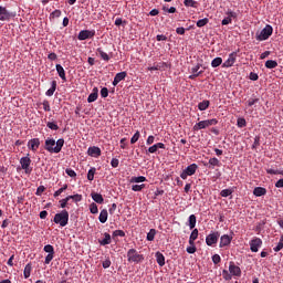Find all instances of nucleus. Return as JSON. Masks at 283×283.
<instances>
[{
  "mask_svg": "<svg viewBox=\"0 0 283 283\" xmlns=\"http://www.w3.org/2000/svg\"><path fill=\"white\" fill-rule=\"evenodd\" d=\"M63 145H65V139L60 138L55 140L54 138L49 137L44 142V149L49 151V154H61Z\"/></svg>",
  "mask_w": 283,
  "mask_h": 283,
  "instance_id": "f257e3e1",
  "label": "nucleus"
},
{
  "mask_svg": "<svg viewBox=\"0 0 283 283\" xmlns=\"http://www.w3.org/2000/svg\"><path fill=\"white\" fill-rule=\"evenodd\" d=\"M53 222L60 224V227H67V222H70V212H67V210H62L54 216Z\"/></svg>",
  "mask_w": 283,
  "mask_h": 283,
  "instance_id": "f03ea898",
  "label": "nucleus"
},
{
  "mask_svg": "<svg viewBox=\"0 0 283 283\" xmlns=\"http://www.w3.org/2000/svg\"><path fill=\"white\" fill-rule=\"evenodd\" d=\"M218 120L216 118L212 119H205L201 122H198L193 127V132H200V129H207V127H212L213 125H217Z\"/></svg>",
  "mask_w": 283,
  "mask_h": 283,
  "instance_id": "7ed1b4c3",
  "label": "nucleus"
},
{
  "mask_svg": "<svg viewBox=\"0 0 283 283\" xmlns=\"http://www.w3.org/2000/svg\"><path fill=\"white\" fill-rule=\"evenodd\" d=\"M273 34V27L271 24H266L265 28L260 32L256 33V41H268L270 36Z\"/></svg>",
  "mask_w": 283,
  "mask_h": 283,
  "instance_id": "20e7f679",
  "label": "nucleus"
},
{
  "mask_svg": "<svg viewBox=\"0 0 283 283\" xmlns=\"http://www.w3.org/2000/svg\"><path fill=\"white\" fill-rule=\"evenodd\" d=\"M20 165L24 170V174H32V167H30V165H32V159H30V154L20 159Z\"/></svg>",
  "mask_w": 283,
  "mask_h": 283,
  "instance_id": "39448f33",
  "label": "nucleus"
},
{
  "mask_svg": "<svg viewBox=\"0 0 283 283\" xmlns=\"http://www.w3.org/2000/svg\"><path fill=\"white\" fill-rule=\"evenodd\" d=\"M196 171H198V164H191L180 174V178L187 180V177L193 176Z\"/></svg>",
  "mask_w": 283,
  "mask_h": 283,
  "instance_id": "423d86ee",
  "label": "nucleus"
},
{
  "mask_svg": "<svg viewBox=\"0 0 283 283\" xmlns=\"http://www.w3.org/2000/svg\"><path fill=\"white\" fill-rule=\"evenodd\" d=\"M220 239V232L212 231L210 234L206 237V244L208 247H213V244H218V240Z\"/></svg>",
  "mask_w": 283,
  "mask_h": 283,
  "instance_id": "0eeeda50",
  "label": "nucleus"
},
{
  "mask_svg": "<svg viewBox=\"0 0 283 283\" xmlns=\"http://www.w3.org/2000/svg\"><path fill=\"white\" fill-rule=\"evenodd\" d=\"M96 35V31L92 30H82L80 31L77 39L78 41H87V39H94V36Z\"/></svg>",
  "mask_w": 283,
  "mask_h": 283,
  "instance_id": "6e6552de",
  "label": "nucleus"
},
{
  "mask_svg": "<svg viewBox=\"0 0 283 283\" xmlns=\"http://www.w3.org/2000/svg\"><path fill=\"white\" fill-rule=\"evenodd\" d=\"M260 249H262V239L253 238L250 241V251H252V253H258Z\"/></svg>",
  "mask_w": 283,
  "mask_h": 283,
  "instance_id": "1a4fd4ad",
  "label": "nucleus"
},
{
  "mask_svg": "<svg viewBox=\"0 0 283 283\" xmlns=\"http://www.w3.org/2000/svg\"><path fill=\"white\" fill-rule=\"evenodd\" d=\"M128 262H140L143 260V255L138 254L136 249H130L127 252Z\"/></svg>",
  "mask_w": 283,
  "mask_h": 283,
  "instance_id": "9d476101",
  "label": "nucleus"
},
{
  "mask_svg": "<svg viewBox=\"0 0 283 283\" xmlns=\"http://www.w3.org/2000/svg\"><path fill=\"white\" fill-rule=\"evenodd\" d=\"M238 60V53L232 52L229 54V57L222 64V67H233L235 65V61Z\"/></svg>",
  "mask_w": 283,
  "mask_h": 283,
  "instance_id": "9b49d317",
  "label": "nucleus"
},
{
  "mask_svg": "<svg viewBox=\"0 0 283 283\" xmlns=\"http://www.w3.org/2000/svg\"><path fill=\"white\" fill-rule=\"evenodd\" d=\"M229 271L231 275H234L235 277H240L242 275V270L240 266L235 265L233 261L230 262Z\"/></svg>",
  "mask_w": 283,
  "mask_h": 283,
  "instance_id": "f8f14e48",
  "label": "nucleus"
},
{
  "mask_svg": "<svg viewBox=\"0 0 283 283\" xmlns=\"http://www.w3.org/2000/svg\"><path fill=\"white\" fill-rule=\"evenodd\" d=\"M41 147V139L39 138H32L28 142V148L31 149V151H36Z\"/></svg>",
  "mask_w": 283,
  "mask_h": 283,
  "instance_id": "ddd939ff",
  "label": "nucleus"
},
{
  "mask_svg": "<svg viewBox=\"0 0 283 283\" xmlns=\"http://www.w3.org/2000/svg\"><path fill=\"white\" fill-rule=\"evenodd\" d=\"M12 13L6 7L0 6V21H10Z\"/></svg>",
  "mask_w": 283,
  "mask_h": 283,
  "instance_id": "4468645a",
  "label": "nucleus"
},
{
  "mask_svg": "<svg viewBox=\"0 0 283 283\" xmlns=\"http://www.w3.org/2000/svg\"><path fill=\"white\" fill-rule=\"evenodd\" d=\"M228 17L224 18L222 21H221V24L222 25H229V23H232V19H238V13L233 12V11H228L227 12Z\"/></svg>",
  "mask_w": 283,
  "mask_h": 283,
  "instance_id": "2eb2a0df",
  "label": "nucleus"
},
{
  "mask_svg": "<svg viewBox=\"0 0 283 283\" xmlns=\"http://www.w3.org/2000/svg\"><path fill=\"white\" fill-rule=\"evenodd\" d=\"M231 240H233V237H229V234L221 235L219 243L220 249H223V247H229V244H231Z\"/></svg>",
  "mask_w": 283,
  "mask_h": 283,
  "instance_id": "dca6fc26",
  "label": "nucleus"
},
{
  "mask_svg": "<svg viewBox=\"0 0 283 283\" xmlns=\"http://www.w3.org/2000/svg\"><path fill=\"white\" fill-rule=\"evenodd\" d=\"M201 67V64H197L191 69L192 75H189L190 81H193L200 76V74H203L205 71H199Z\"/></svg>",
  "mask_w": 283,
  "mask_h": 283,
  "instance_id": "f3484780",
  "label": "nucleus"
},
{
  "mask_svg": "<svg viewBox=\"0 0 283 283\" xmlns=\"http://www.w3.org/2000/svg\"><path fill=\"white\" fill-rule=\"evenodd\" d=\"M125 78H127V72L117 73L113 81L114 87H116V85H118V83H120V81H125Z\"/></svg>",
  "mask_w": 283,
  "mask_h": 283,
  "instance_id": "a211bd4d",
  "label": "nucleus"
},
{
  "mask_svg": "<svg viewBox=\"0 0 283 283\" xmlns=\"http://www.w3.org/2000/svg\"><path fill=\"white\" fill-rule=\"evenodd\" d=\"M159 149H165V144L163 143H157L153 146H150L147 150L146 154H156Z\"/></svg>",
  "mask_w": 283,
  "mask_h": 283,
  "instance_id": "6ab92c4d",
  "label": "nucleus"
},
{
  "mask_svg": "<svg viewBox=\"0 0 283 283\" xmlns=\"http://www.w3.org/2000/svg\"><path fill=\"white\" fill-rule=\"evenodd\" d=\"M87 154L93 158H98V156H101V148L96 146L88 147Z\"/></svg>",
  "mask_w": 283,
  "mask_h": 283,
  "instance_id": "aec40b11",
  "label": "nucleus"
},
{
  "mask_svg": "<svg viewBox=\"0 0 283 283\" xmlns=\"http://www.w3.org/2000/svg\"><path fill=\"white\" fill-rule=\"evenodd\" d=\"M98 99V87H94L87 97V103H94Z\"/></svg>",
  "mask_w": 283,
  "mask_h": 283,
  "instance_id": "412c9836",
  "label": "nucleus"
},
{
  "mask_svg": "<svg viewBox=\"0 0 283 283\" xmlns=\"http://www.w3.org/2000/svg\"><path fill=\"white\" fill-rule=\"evenodd\" d=\"M91 198L96 202L97 205H103L105 202V199L103 198V195L98 192H92Z\"/></svg>",
  "mask_w": 283,
  "mask_h": 283,
  "instance_id": "4be33fe9",
  "label": "nucleus"
},
{
  "mask_svg": "<svg viewBox=\"0 0 283 283\" xmlns=\"http://www.w3.org/2000/svg\"><path fill=\"white\" fill-rule=\"evenodd\" d=\"M209 165V169H216V167H220L222 165V163H220L219 158H210L208 161Z\"/></svg>",
  "mask_w": 283,
  "mask_h": 283,
  "instance_id": "5701e85b",
  "label": "nucleus"
},
{
  "mask_svg": "<svg viewBox=\"0 0 283 283\" xmlns=\"http://www.w3.org/2000/svg\"><path fill=\"white\" fill-rule=\"evenodd\" d=\"M101 247H107V244H112V235L109 233H104V239L98 240Z\"/></svg>",
  "mask_w": 283,
  "mask_h": 283,
  "instance_id": "b1692460",
  "label": "nucleus"
},
{
  "mask_svg": "<svg viewBox=\"0 0 283 283\" xmlns=\"http://www.w3.org/2000/svg\"><path fill=\"white\" fill-rule=\"evenodd\" d=\"M56 72L60 76V78H62V81H67V77L65 76V69H63V66L61 64H56L55 65Z\"/></svg>",
  "mask_w": 283,
  "mask_h": 283,
  "instance_id": "393cba45",
  "label": "nucleus"
},
{
  "mask_svg": "<svg viewBox=\"0 0 283 283\" xmlns=\"http://www.w3.org/2000/svg\"><path fill=\"white\" fill-rule=\"evenodd\" d=\"M156 262L159 266H165V254L161 252H156Z\"/></svg>",
  "mask_w": 283,
  "mask_h": 283,
  "instance_id": "a878e982",
  "label": "nucleus"
},
{
  "mask_svg": "<svg viewBox=\"0 0 283 283\" xmlns=\"http://www.w3.org/2000/svg\"><path fill=\"white\" fill-rule=\"evenodd\" d=\"M253 195L256 196V198H260L262 196H266V188L256 187L253 190Z\"/></svg>",
  "mask_w": 283,
  "mask_h": 283,
  "instance_id": "bb28decb",
  "label": "nucleus"
},
{
  "mask_svg": "<svg viewBox=\"0 0 283 283\" xmlns=\"http://www.w3.org/2000/svg\"><path fill=\"white\" fill-rule=\"evenodd\" d=\"M196 240H198V229H193L189 237L190 247H193V244H196Z\"/></svg>",
  "mask_w": 283,
  "mask_h": 283,
  "instance_id": "cd10ccee",
  "label": "nucleus"
},
{
  "mask_svg": "<svg viewBox=\"0 0 283 283\" xmlns=\"http://www.w3.org/2000/svg\"><path fill=\"white\" fill-rule=\"evenodd\" d=\"M107 218H108L107 209H103L99 212V217H98L99 222H102V224H105V222H107Z\"/></svg>",
  "mask_w": 283,
  "mask_h": 283,
  "instance_id": "c85d7f7f",
  "label": "nucleus"
},
{
  "mask_svg": "<svg viewBox=\"0 0 283 283\" xmlns=\"http://www.w3.org/2000/svg\"><path fill=\"white\" fill-rule=\"evenodd\" d=\"M23 275H24V280H28V277H30V275H32V263H28L24 266Z\"/></svg>",
  "mask_w": 283,
  "mask_h": 283,
  "instance_id": "c756f323",
  "label": "nucleus"
},
{
  "mask_svg": "<svg viewBox=\"0 0 283 283\" xmlns=\"http://www.w3.org/2000/svg\"><path fill=\"white\" fill-rule=\"evenodd\" d=\"M96 53L99 54V56H101V59H102L103 61H109V59H112V57L109 56V54H107L105 51H103L102 48H98V49L96 50Z\"/></svg>",
  "mask_w": 283,
  "mask_h": 283,
  "instance_id": "7c9ffc66",
  "label": "nucleus"
},
{
  "mask_svg": "<svg viewBox=\"0 0 283 283\" xmlns=\"http://www.w3.org/2000/svg\"><path fill=\"white\" fill-rule=\"evenodd\" d=\"M189 222V229H196V222H198V219L196 218V214H190L188 218Z\"/></svg>",
  "mask_w": 283,
  "mask_h": 283,
  "instance_id": "2f4dec72",
  "label": "nucleus"
},
{
  "mask_svg": "<svg viewBox=\"0 0 283 283\" xmlns=\"http://www.w3.org/2000/svg\"><path fill=\"white\" fill-rule=\"evenodd\" d=\"M265 67L268 70H275V67H277V61H275V60H268L265 62Z\"/></svg>",
  "mask_w": 283,
  "mask_h": 283,
  "instance_id": "473e14b6",
  "label": "nucleus"
},
{
  "mask_svg": "<svg viewBox=\"0 0 283 283\" xmlns=\"http://www.w3.org/2000/svg\"><path fill=\"white\" fill-rule=\"evenodd\" d=\"M210 105L209 99L202 101L198 104V109H200V112H205V109H208Z\"/></svg>",
  "mask_w": 283,
  "mask_h": 283,
  "instance_id": "72a5a7b5",
  "label": "nucleus"
},
{
  "mask_svg": "<svg viewBox=\"0 0 283 283\" xmlns=\"http://www.w3.org/2000/svg\"><path fill=\"white\" fill-rule=\"evenodd\" d=\"M54 92H56V81H52L51 88L46 91L48 96H54Z\"/></svg>",
  "mask_w": 283,
  "mask_h": 283,
  "instance_id": "f704fd0d",
  "label": "nucleus"
},
{
  "mask_svg": "<svg viewBox=\"0 0 283 283\" xmlns=\"http://www.w3.org/2000/svg\"><path fill=\"white\" fill-rule=\"evenodd\" d=\"M184 6L186 8H198V2L195 0H184Z\"/></svg>",
  "mask_w": 283,
  "mask_h": 283,
  "instance_id": "c9c22d12",
  "label": "nucleus"
},
{
  "mask_svg": "<svg viewBox=\"0 0 283 283\" xmlns=\"http://www.w3.org/2000/svg\"><path fill=\"white\" fill-rule=\"evenodd\" d=\"M156 238V229H150L149 232L147 233L146 240H148V242H154Z\"/></svg>",
  "mask_w": 283,
  "mask_h": 283,
  "instance_id": "e433bc0d",
  "label": "nucleus"
},
{
  "mask_svg": "<svg viewBox=\"0 0 283 283\" xmlns=\"http://www.w3.org/2000/svg\"><path fill=\"white\" fill-rule=\"evenodd\" d=\"M69 200H72L73 202H81L83 200V195H70L67 196Z\"/></svg>",
  "mask_w": 283,
  "mask_h": 283,
  "instance_id": "4c0bfd02",
  "label": "nucleus"
},
{
  "mask_svg": "<svg viewBox=\"0 0 283 283\" xmlns=\"http://www.w3.org/2000/svg\"><path fill=\"white\" fill-rule=\"evenodd\" d=\"M130 182H147V177L139 176V177H132Z\"/></svg>",
  "mask_w": 283,
  "mask_h": 283,
  "instance_id": "58836bf2",
  "label": "nucleus"
},
{
  "mask_svg": "<svg viewBox=\"0 0 283 283\" xmlns=\"http://www.w3.org/2000/svg\"><path fill=\"white\" fill-rule=\"evenodd\" d=\"M222 65V57H216L211 61V67H220Z\"/></svg>",
  "mask_w": 283,
  "mask_h": 283,
  "instance_id": "ea45409f",
  "label": "nucleus"
},
{
  "mask_svg": "<svg viewBox=\"0 0 283 283\" xmlns=\"http://www.w3.org/2000/svg\"><path fill=\"white\" fill-rule=\"evenodd\" d=\"M96 175V169L94 167H92L88 172H87V180H90L92 182V180H94V176Z\"/></svg>",
  "mask_w": 283,
  "mask_h": 283,
  "instance_id": "a19ab883",
  "label": "nucleus"
},
{
  "mask_svg": "<svg viewBox=\"0 0 283 283\" xmlns=\"http://www.w3.org/2000/svg\"><path fill=\"white\" fill-rule=\"evenodd\" d=\"M139 138H140V132L137 130L130 138V145H135V143H138Z\"/></svg>",
  "mask_w": 283,
  "mask_h": 283,
  "instance_id": "79ce46f5",
  "label": "nucleus"
},
{
  "mask_svg": "<svg viewBox=\"0 0 283 283\" xmlns=\"http://www.w3.org/2000/svg\"><path fill=\"white\" fill-rule=\"evenodd\" d=\"M163 11H164V12H168L169 14H176L177 9H176V7H170V8H168L167 6H164V7H163Z\"/></svg>",
  "mask_w": 283,
  "mask_h": 283,
  "instance_id": "37998d69",
  "label": "nucleus"
},
{
  "mask_svg": "<svg viewBox=\"0 0 283 283\" xmlns=\"http://www.w3.org/2000/svg\"><path fill=\"white\" fill-rule=\"evenodd\" d=\"M231 193H233V190L223 189V190H221L220 196H221V198H229V196H231Z\"/></svg>",
  "mask_w": 283,
  "mask_h": 283,
  "instance_id": "c03bdc74",
  "label": "nucleus"
},
{
  "mask_svg": "<svg viewBox=\"0 0 283 283\" xmlns=\"http://www.w3.org/2000/svg\"><path fill=\"white\" fill-rule=\"evenodd\" d=\"M207 23H209L208 18H203L201 20L197 21V28H205V25H207Z\"/></svg>",
  "mask_w": 283,
  "mask_h": 283,
  "instance_id": "a18cd8bd",
  "label": "nucleus"
},
{
  "mask_svg": "<svg viewBox=\"0 0 283 283\" xmlns=\"http://www.w3.org/2000/svg\"><path fill=\"white\" fill-rule=\"evenodd\" d=\"M67 189V184H65L62 188L57 189L55 192H54V198H59V196H61V193H63V191H66Z\"/></svg>",
  "mask_w": 283,
  "mask_h": 283,
  "instance_id": "49530a36",
  "label": "nucleus"
},
{
  "mask_svg": "<svg viewBox=\"0 0 283 283\" xmlns=\"http://www.w3.org/2000/svg\"><path fill=\"white\" fill-rule=\"evenodd\" d=\"M273 250L275 251V253L283 250V235L280 238L277 245Z\"/></svg>",
  "mask_w": 283,
  "mask_h": 283,
  "instance_id": "de8ad7c7",
  "label": "nucleus"
},
{
  "mask_svg": "<svg viewBox=\"0 0 283 283\" xmlns=\"http://www.w3.org/2000/svg\"><path fill=\"white\" fill-rule=\"evenodd\" d=\"M46 127H49V129H52L53 132L59 130V125L54 122L46 123Z\"/></svg>",
  "mask_w": 283,
  "mask_h": 283,
  "instance_id": "09e8293b",
  "label": "nucleus"
},
{
  "mask_svg": "<svg viewBox=\"0 0 283 283\" xmlns=\"http://www.w3.org/2000/svg\"><path fill=\"white\" fill-rule=\"evenodd\" d=\"M43 251H45V253H49V254H54V247L52 244H46L44 245Z\"/></svg>",
  "mask_w": 283,
  "mask_h": 283,
  "instance_id": "8fccbe9b",
  "label": "nucleus"
},
{
  "mask_svg": "<svg viewBox=\"0 0 283 283\" xmlns=\"http://www.w3.org/2000/svg\"><path fill=\"white\" fill-rule=\"evenodd\" d=\"M113 238H125V231H123V230H115L113 232Z\"/></svg>",
  "mask_w": 283,
  "mask_h": 283,
  "instance_id": "3c124183",
  "label": "nucleus"
},
{
  "mask_svg": "<svg viewBox=\"0 0 283 283\" xmlns=\"http://www.w3.org/2000/svg\"><path fill=\"white\" fill-rule=\"evenodd\" d=\"M237 125H238V127H240V128L247 127V119H244V118H242V117L238 118Z\"/></svg>",
  "mask_w": 283,
  "mask_h": 283,
  "instance_id": "603ef678",
  "label": "nucleus"
},
{
  "mask_svg": "<svg viewBox=\"0 0 283 283\" xmlns=\"http://www.w3.org/2000/svg\"><path fill=\"white\" fill-rule=\"evenodd\" d=\"M145 184L142 185H133L132 186V191H140L142 189H145Z\"/></svg>",
  "mask_w": 283,
  "mask_h": 283,
  "instance_id": "864d4df0",
  "label": "nucleus"
},
{
  "mask_svg": "<svg viewBox=\"0 0 283 283\" xmlns=\"http://www.w3.org/2000/svg\"><path fill=\"white\" fill-rule=\"evenodd\" d=\"M67 202H70V198H69V197H66V198L60 200V207H61V209H65V207H67Z\"/></svg>",
  "mask_w": 283,
  "mask_h": 283,
  "instance_id": "5fc2aeb1",
  "label": "nucleus"
},
{
  "mask_svg": "<svg viewBox=\"0 0 283 283\" xmlns=\"http://www.w3.org/2000/svg\"><path fill=\"white\" fill-rule=\"evenodd\" d=\"M65 174H67L70 178H76V171H74L72 168H66Z\"/></svg>",
  "mask_w": 283,
  "mask_h": 283,
  "instance_id": "6e6d98bb",
  "label": "nucleus"
},
{
  "mask_svg": "<svg viewBox=\"0 0 283 283\" xmlns=\"http://www.w3.org/2000/svg\"><path fill=\"white\" fill-rule=\"evenodd\" d=\"M90 211H91V213H94V214L98 213V206H96V203H94V202L91 203Z\"/></svg>",
  "mask_w": 283,
  "mask_h": 283,
  "instance_id": "4d7b16f0",
  "label": "nucleus"
},
{
  "mask_svg": "<svg viewBox=\"0 0 283 283\" xmlns=\"http://www.w3.org/2000/svg\"><path fill=\"white\" fill-rule=\"evenodd\" d=\"M101 96L102 98H107V96H109V90H107V87H103L101 90Z\"/></svg>",
  "mask_w": 283,
  "mask_h": 283,
  "instance_id": "13d9d810",
  "label": "nucleus"
},
{
  "mask_svg": "<svg viewBox=\"0 0 283 283\" xmlns=\"http://www.w3.org/2000/svg\"><path fill=\"white\" fill-rule=\"evenodd\" d=\"M260 98H250L248 99V107H253V105H255V103H259Z\"/></svg>",
  "mask_w": 283,
  "mask_h": 283,
  "instance_id": "bf43d9fd",
  "label": "nucleus"
},
{
  "mask_svg": "<svg viewBox=\"0 0 283 283\" xmlns=\"http://www.w3.org/2000/svg\"><path fill=\"white\" fill-rule=\"evenodd\" d=\"M102 266L103 269H109V266H112V261L109 260V258L103 261Z\"/></svg>",
  "mask_w": 283,
  "mask_h": 283,
  "instance_id": "052dcab7",
  "label": "nucleus"
},
{
  "mask_svg": "<svg viewBox=\"0 0 283 283\" xmlns=\"http://www.w3.org/2000/svg\"><path fill=\"white\" fill-rule=\"evenodd\" d=\"M221 261H222V259L219 256V254H214L212 256L213 264H220Z\"/></svg>",
  "mask_w": 283,
  "mask_h": 283,
  "instance_id": "680f3d73",
  "label": "nucleus"
},
{
  "mask_svg": "<svg viewBox=\"0 0 283 283\" xmlns=\"http://www.w3.org/2000/svg\"><path fill=\"white\" fill-rule=\"evenodd\" d=\"M44 191H45V186H40L36 189L35 196H42Z\"/></svg>",
  "mask_w": 283,
  "mask_h": 283,
  "instance_id": "e2e57ef3",
  "label": "nucleus"
},
{
  "mask_svg": "<svg viewBox=\"0 0 283 283\" xmlns=\"http://www.w3.org/2000/svg\"><path fill=\"white\" fill-rule=\"evenodd\" d=\"M44 112H50V102L48 99L42 103Z\"/></svg>",
  "mask_w": 283,
  "mask_h": 283,
  "instance_id": "0e129e2a",
  "label": "nucleus"
},
{
  "mask_svg": "<svg viewBox=\"0 0 283 283\" xmlns=\"http://www.w3.org/2000/svg\"><path fill=\"white\" fill-rule=\"evenodd\" d=\"M187 253L193 254L196 253L197 249H196V243L193 245H190L186 249Z\"/></svg>",
  "mask_w": 283,
  "mask_h": 283,
  "instance_id": "69168bd1",
  "label": "nucleus"
},
{
  "mask_svg": "<svg viewBox=\"0 0 283 283\" xmlns=\"http://www.w3.org/2000/svg\"><path fill=\"white\" fill-rule=\"evenodd\" d=\"M54 260V254H48L44 260V264H50Z\"/></svg>",
  "mask_w": 283,
  "mask_h": 283,
  "instance_id": "338daca9",
  "label": "nucleus"
},
{
  "mask_svg": "<svg viewBox=\"0 0 283 283\" xmlns=\"http://www.w3.org/2000/svg\"><path fill=\"white\" fill-rule=\"evenodd\" d=\"M119 165V161L117 158H113L112 161H111V166L116 169V167H118Z\"/></svg>",
  "mask_w": 283,
  "mask_h": 283,
  "instance_id": "774afa93",
  "label": "nucleus"
}]
</instances>
